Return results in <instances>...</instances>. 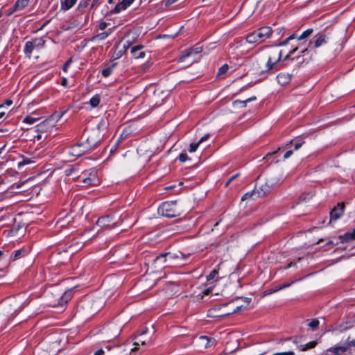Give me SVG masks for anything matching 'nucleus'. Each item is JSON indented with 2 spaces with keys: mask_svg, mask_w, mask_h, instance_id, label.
Here are the masks:
<instances>
[{
  "mask_svg": "<svg viewBox=\"0 0 355 355\" xmlns=\"http://www.w3.org/2000/svg\"><path fill=\"white\" fill-rule=\"evenodd\" d=\"M272 31L269 26H263L246 36V41L250 44L261 43L269 38Z\"/></svg>",
  "mask_w": 355,
  "mask_h": 355,
  "instance_id": "1",
  "label": "nucleus"
},
{
  "mask_svg": "<svg viewBox=\"0 0 355 355\" xmlns=\"http://www.w3.org/2000/svg\"><path fill=\"white\" fill-rule=\"evenodd\" d=\"M201 51H202L201 47H196L194 49L191 50L188 53H187V54L184 55V56H182V58L189 57L193 53H195V54L201 52Z\"/></svg>",
  "mask_w": 355,
  "mask_h": 355,
  "instance_id": "36",
  "label": "nucleus"
},
{
  "mask_svg": "<svg viewBox=\"0 0 355 355\" xmlns=\"http://www.w3.org/2000/svg\"><path fill=\"white\" fill-rule=\"evenodd\" d=\"M282 58V51L277 49H271L268 52V60L266 62L267 71L273 73L280 69L279 62Z\"/></svg>",
  "mask_w": 355,
  "mask_h": 355,
  "instance_id": "2",
  "label": "nucleus"
},
{
  "mask_svg": "<svg viewBox=\"0 0 355 355\" xmlns=\"http://www.w3.org/2000/svg\"><path fill=\"white\" fill-rule=\"evenodd\" d=\"M61 85H63V86H67V78H64L62 80Z\"/></svg>",
  "mask_w": 355,
  "mask_h": 355,
  "instance_id": "57",
  "label": "nucleus"
},
{
  "mask_svg": "<svg viewBox=\"0 0 355 355\" xmlns=\"http://www.w3.org/2000/svg\"><path fill=\"white\" fill-rule=\"evenodd\" d=\"M12 101L11 100H7L6 101V104L8 105H12Z\"/></svg>",
  "mask_w": 355,
  "mask_h": 355,
  "instance_id": "63",
  "label": "nucleus"
},
{
  "mask_svg": "<svg viewBox=\"0 0 355 355\" xmlns=\"http://www.w3.org/2000/svg\"><path fill=\"white\" fill-rule=\"evenodd\" d=\"M136 340H136V341L135 342V343H134V345H135V346H138V345H139V344H141V345H145V344H146V341H145V340H143L140 338V336L137 337V338H136ZM137 349V347H135V348L132 349L131 350H132V351H134V350H135V349Z\"/></svg>",
  "mask_w": 355,
  "mask_h": 355,
  "instance_id": "37",
  "label": "nucleus"
},
{
  "mask_svg": "<svg viewBox=\"0 0 355 355\" xmlns=\"http://www.w3.org/2000/svg\"><path fill=\"white\" fill-rule=\"evenodd\" d=\"M158 213L168 218H173L180 215V209L177 207L176 202H164L158 208Z\"/></svg>",
  "mask_w": 355,
  "mask_h": 355,
  "instance_id": "3",
  "label": "nucleus"
},
{
  "mask_svg": "<svg viewBox=\"0 0 355 355\" xmlns=\"http://www.w3.org/2000/svg\"><path fill=\"white\" fill-rule=\"evenodd\" d=\"M39 119L38 118H35V117H33L31 116H26L24 120H23V122L24 123H28V124H33L34 123H35Z\"/></svg>",
  "mask_w": 355,
  "mask_h": 355,
  "instance_id": "35",
  "label": "nucleus"
},
{
  "mask_svg": "<svg viewBox=\"0 0 355 355\" xmlns=\"http://www.w3.org/2000/svg\"><path fill=\"white\" fill-rule=\"evenodd\" d=\"M319 324L320 322L318 319H313L309 322L308 325L312 330H315L318 329Z\"/></svg>",
  "mask_w": 355,
  "mask_h": 355,
  "instance_id": "32",
  "label": "nucleus"
},
{
  "mask_svg": "<svg viewBox=\"0 0 355 355\" xmlns=\"http://www.w3.org/2000/svg\"><path fill=\"white\" fill-rule=\"evenodd\" d=\"M345 205L343 203H338L337 207H335L330 211V220L329 223L332 220H338L344 213Z\"/></svg>",
  "mask_w": 355,
  "mask_h": 355,
  "instance_id": "10",
  "label": "nucleus"
},
{
  "mask_svg": "<svg viewBox=\"0 0 355 355\" xmlns=\"http://www.w3.org/2000/svg\"><path fill=\"white\" fill-rule=\"evenodd\" d=\"M107 26V24L105 21H102L99 24L98 28L100 30L103 31L105 30Z\"/></svg>",
  "mask_w": 355,
  "mask_h": 355,
  "instance_id": "47",
  "label": "nucleus"
},
{
  "mask_svg": "<svg viewBox=\"0 0 355 355\" xmlns=\"http://www.w3.org/2000/svg\"><path fill=\"white\" fill-rule=\"evenodd\" d=\"M64 113V112H55L53 114H52L49 116V119H51V121H54L55 125L56 123L62 118V116H63Z\"/></svg>",
  "mask_w": 355,
  "mask_h": 355,
  "instance_id": "29",
  "label": "nucleus"
},
{
  "mask_svg": "<svg viewBox=\"0 0 355 355\" xmlns=\"http://www.w3.org/2000/svg\"><path fill=\"white\" fill-rule=\"evenodd\" d=\"M79 178L81 179L85 187L97 186L100 184V180L97 177V173L95 171H91L88 177H86L85 175H80Z\"/></svg>",
  "mask_w": 355,
  "mask_h": 355,
  "instance_id": "7",
  "label": "nucleus"
},
{
  "mask_svg": "<svg viewBox=\"0 0 355 355\" xmlns=\"http://www.w3.org/2000/svg\"><path fill=\"white\" fill-rule=\"evenodd\" d=\"M254 190L257 191L258 198L263 197L270 192V187L266 183L260 185L258 188H255Z\"/></svg>",
  "mask_w": 355,
  "mask_h": 355,
  "instance_id": "15",
  "label": "nucleus"
},
{
  "mask_svg": "<svg viewBox=\"0 0 355 355\" xmlns=\"http://www.w3.org/2000/svg\"><path fill=\"white\" fill-rule=\"evenodd\" d=\"M134 1L135 0H121V1L117 3L114 9L110 11V13L116 14L125 10L134 2Z\"/></svg>",
  "mask_w": 355,
  "mask_h": 355,
  "instance_id": "11",
  "label": "nucleus"
},
{
  "mask_svg": "<svg viewBox=\"0 0 355 355\" xmlns=\"http://www.w3.org/2000/svg\"><path fill=\"white\" fill-rule=\"evenodd\" d=\"M105 353L104 350L102 349H100L97 350L94 355H103Z\"/></svg>",
  "mask_w": 355,
  "mask_h": 355,
  "instance_id": "54",
  "label": "nucleus"
},
{
  "mask_svg": "<svg viewBox=\"0 0 355 355\" xmlns=\"http://www.w3.org/2000/svg\"><path fill=\"white\" fill-rule=\"evenodd\" d=\"M342 243L347 242L349 240H355V229L351 233H346L339 236Z\"/></svg>",
  "mask_w": 355,
  "mask_h": 355,
  "instance_id": "22",
  "label": "nucleus"
},
{
  "mask_svg": "<svg viewBox=\"0 0 355 355\" xmlns=\"http://www.w3.org/2000/svg\"><path fill=\"white\" fill-rule=\"evenodd\" d=\"M209 134H206L198 141L200 144L209 138Z\"/></svg>",
  "mask_w": 355,
  "mask_h": 355,
  "instance_id": "48",
  "label": "nucleus"
},
{
  "mask_svg": "<svg viewBox=\"0 0 355 355\" xmlns=\"http://www.w3.org/2000/svg\"><path fill=\"white\" fill-rule=\"evenodd\" d=\"M329 37L324 33H319L315 35L313 40L309 41L308 47L310 49H317L328 42Z\"/></svg>",
  "mask_w": 355,
  "mask_h": 355,
  "instance_id": "6",
  "label": "nucleus"
},
{
  "mask_svg": "<svg viewBox=\"0 0 355 355\" xmlns=\"http://www.w3.org/2000/svg\"><path fill=\"white\" fill-rule=\"evenodd\" d=\"M244 302L247 304V305H248L250 302H251V299L250 298H248V297H244L243 298Z\"/></svg>",
  "mask_w": 355,
  "mask_h": 355,
  "instance_id": "59",
  "label": "nucleus"
},
{
  "mask_svg": "<svg viewBox=\"0 0 355 355\" xmlns=\"http://www.w3.org/2000/svg\"><path fill=\"white\" fill-rule=\"evenodd\" d=\"M202 340H206L207 343L205 344V347H210L214 342V339H209L207 336H201L200 338Z\"/></svg>",
  "mask_w": 355,
  "mask_h": 355,
  "instance_id": "38",
  "label": "nucleus"
},
{
  "mask_svg": "<svg viewBox=\"0 0 355 355\" xmlns=\"http://www.w3.org/2000/svg\"><path fill=\"white\" fill-rule=\"evenodd\" d=\"M100 101V96L98 95H95L90 99L89 104L92 107H96L99 105Z\"/></svg>",
  "mask_w": 355,
  "mask_h": 355,
  "instance_id": "31",
  "label": "nucleus"
},
{
  "mask_svg": "<svg viewBox=\"0 0 355 355\" xmlns=\"http://www.w3.org/2000/svg\"><path fill=\"white\" fill-rule=\"evenodd\" d=\"M25 254H26V252L23 250H15L12 256H11V259L13 260V261H15L22 257H24L25 256Z\"/></svg>",
  "mask_w": 355,
  "mask_h": 355,
  "instance_id": "26",
  "label": "nucleus"
},
{
  "mask_svg": "<svg viewBox=\"0 0 355 355\" xmlns=\"http://www.w3.org/2000/svg\"><path fill=\"white\" fill-rule=\"evenodd\" d=\"M116 224V222L113 220V218L110 215L103 216L99 218L96 222V225L102 228H112Z\"/></svg>",
  "mask_w": 355,
  "mask_h": 355,
  "instance_id": "9",
  "label": "nucleus"
},
{
  "mask_svg": "<svg viewBox=\"0 0 355 355\" xmlns=\"http://www.w3.org/2000/svg\"><path fill=\"white\" fill-rule=\"evenodd\" d=\"M180 257L182 259H186L187 256H186L182 252H180L178 254L171 252H166L160 254L159 255L157 256V257L154 260V262L155 263L166 264L165 266H164V267H166L170 266L173 260L179 259Z\"/></svg>",
  "mask_w": 355,
  "mask_h": 355,
  "instance_id": "4",
  "label": "nucleus"
},
{
  "mask_svg": "<svg viewBox=\"0 0 355 355\" xmlns=\"http://www.w3.org/2000/svg\"><path fill=\"white\" fill-rule=\"evenodd\" d=\"M116 63L112 64L111 66L103 69L101 73L103 77H108L112 72L113 69L116 66Z\"/></svg>",
  "mask_w": 355,
  "mask_h": 355,
  "instance_id": "28",
  "label": "nucleus"
},
{
  "mask_svg": "<svg viewBox=\"0 0 355 355\" xmlns=\"http://www.w3.org/2000/svg\"><path fill=\"white\" fill-rule=\"evenodd\" d=\"M297 50V47H295L294 48L293 50H291L289 53V54H288L285 58H284V60H287L288 59V58L290 57L291 55H292L293 53H294V52H295Z\"/></svg>",
  "mask_w": 355,
  "mask_h": 355,
  "instance_id": "52",
  "label": "nucleus"
},
{
  "mask_svg": "<svg viewBox=\"0 0 355 355\" xmlns=\"http://www.w3.org/2000/svg\"><path fill=\"white\" fill-rule=\"evenodd\" d=\"M212 291V288H208L207 289H205L203 292H202V294L203 295H208L209 293H211Z\"/></svg>",
  "mask_w": 355,
  "mask_h": 355,
  "instance_id": "51",
  "label": "nucleus"
},
{
  "mask_svg": "<svg viewBox=\"0 0 355 355\" xmlns=\"http://www.w3.org/2000/svg\"><path fill=\"white\" fill-rule=\"evenodd\" d=\"M91 1L92 0H80L78 6V10L82 12H84L85 9L88 6Z\"/></svg>",
  "mask_w": 355,
  "mask_h": 355,
  "instance_id": "27",
  "label": "nucleus"
},
{
  "mask_svg": "<svg viewBox=\"0 0 355 355\" xmlns=\"http://www.w3.org/2000/svg\"><path fill=\"white\" fill-rule=\"evenodd\" d=\"M240 175L239 173H236L234 175H232L230 179H229V182H232L233 180H234L236 178H237Z\"/></svg>",
  "mask_w": 355,
  "mask_h": 355,
  "instance_id": "55",
  "label": "nucleus"
},
{
  "mask_svg": "<svg viewBox=\"0 0 355 355\" xmlns=\"http://www.w3.org/2000/svg\"><path fill=\"white\" fill-rule=\"evenodd\" d=\"M257 191L256 190H253L250 192H248L246 193H245L242 198H241V200L242 201H244L245 200H248V199H250V198H252V199H256L257 198H258L257 196Z\"/></svg>",
  "mask_w": 355,
  "mask_h": 355,
  "instance_id": "25",
  "label": "nucleus"
},
{
  "mask_svg": "<svg viewBox=\"0 0 355 355\" xmlns=\"http://www.w3.org/2000/svg\"><path fill=\"white\" fill-rule=\"evenodd\" d=\"M54 126H55L54 121H51V119H49V117L48 119L43 121L42 123H40V124H38L37 125V130L39 132H46L49 128H52Z\"/></svg>",
  "mask_w": 355,
  "mask_h": 355,
  "instance_id": "12",
  "label": "nucleus"
},
{
  "mask_svg": "<svg viewBox=\"0 0 355 355\" xmlns=\"http://www.w3.org/2000/svg\"><path fill=\"white\" fill-rule=\"evenodd\" d=\"M200 144L198 142H196V143H191L189 146V151L190 153H193V152H196V150L198 149V146H199Z\"/></svg>",
  "mask_w": 355,
  "mask_h": 355,
  "instance_id": "39",
  "label": "nucleus"
},
{
  "mask_svg": "<svg viewBox=\"0 0 355 355\" xmlns=\"http://www.w3.org/2000/svg\"><path fill=\"white\" fill-rule=\"evenodd\" d=\"M317 345V342L316 341H311L305 345H301L299 346V349L301 350V351H305V350H307V349H312V348H314Z\"/></svg>",
  "mask_w": 355,
  "mask_h": 355,
  "instance_id": "24",
  "label": "nucleus"
},
{
  "mask_svg": "<svg viewBox=\"0 0 355 355\" xmlns=\"http://www.w3.org/2000/svg\"><path fill=\"white\" fill-rule=\"evenodd\" d=\"M218 272L216 270H213L212 271H211V272L207 277V281L213 279L218 275Z\"/></svg>",
  "mask_w": 355,
  "mask_h": 355,
  "instance_id": "43",
  "label": "nucleus"
},
{
  "mask_svg": "<svg viewBox=\"0 0 355 355\" xmlns=\"http://www.w3.org/2000/svg\"><path fill=\"white\" fill-rule=\"evenodd\" d=\"M178 159L181 162H184L188 159V155L186 152H182L180 153V155L178 157Z\"/></svg>",
  "mask_w": 355,
  "mask_h": 355,
  "instance_id": "42",
  "label": "nucleus"
},
{
  "mask_svg": "<svg viewBox=\"0 0 355 355\" xmlns=\"http://www.w3.org/2000/svg\"><path fill=\"white\" fill-rule=\"evenodd\" d=\"M293 153V150H289L288 151H286L284 155V159H287L288 157H290Z\"/></svg>",
  "mask_w": 355,
  "mask_h": 355,
  "instance_id": "49",
  "label": "nucleus"
},
{
  "mask_svg": "<svg viewBox=\"0 0 355 355\" xmlns=\"http://www.w3.org/2000/svg\"><path fill=\"white\" fill-rule=\"evenodd\" d=\"M98 4H99L98 0H93L92 5H91V8L93 9L95 7H97L98 6Z\"/></svg>",
  "mask_w": 355,
  "mask_h": 355,
  "instance_id": "50",
  "label": "nucleus"
},
{
  "mask_svg": "<svg viewBox=\"0 0 355 355\" xmlns=\"http://www.w3.org/2000/svg\"><path fill=\"white\" fill-rule=\"evenodd\" d=\"M294 142V150H299L303 144H304V141H302L301 139H295L293 140H291L289 142V144H293Z\"/></svg>",
  "mask_w": 355,
  "mask_h": 355,
  "instance_id": "30",
  "label": "nucleus"
},
{
  "mask_svg": "<svg viewBox=\"0 0 355 355\" xmlns=\"http://www.w3.org/2000/svg\"><path fill=\"white\" fill-rule=\"evenodd\" d=\"M56 225L58 227H64L66 226V221L64 218L59 219Z\"/></svg>",
  "mask_w": 355,
  "mask_h": 355,
  "instance_id": "45",
  "label": "nucleus"
},
{
  "mask_svg": "<svg viewBox=\"0 0 355 355\" xmlns=\"http://www.w3.org/2000/svg\"><path fill=\"white\" fill-rule=\"evenodd\" d=\"M290 285H291V284H283V285L279 288V289L285 288H286V287H288Z\"/></svg>",
  "mask_w": 355,
  "mask_h": 355,
  "instance_id": "62",
  "label": "nucleus"
},
{
  "mask_svg": "<svg viewBox=\"0 0 355 355\" xmlns=\"http://www.w3.org/2000/svg\"><path fill=\"white\" fill-rule=\"evenodd\" d=\"M72 62V59L71 58H69L63 65L62 67V69L64 71L67 72V69H68V67H69V65L71 64V63Z\"/></svg>",
  "mask_w": 355,
  "mask_h": 355,
  "instance_id": "46",
  "label": "nucleus"
},
{
  "mask_svg": "<svg viewBox=\"0 0 355 355\" xmlns=\"http://www.w3.org/2000/svg\"><path fill=\"white\" fill-rule=\"evenodd\" d=\"M108 35H109V33H107L106 32H103V33L96 35L95 37L98 40H105V38H107Z\"/></svg>",
  "mask_w": 355,
  "mask_h": 355,
  "instance_id": "44",
  "label": "nucleus"
},
{
  "mask_svg": "<svg viewBox=\"0 0 355 355\" xmlns=\"http://www.w3.org/2000/svg\"><path fill=\"white\" fill-rule=\"evenodd\" d=\"M229 69V66L227 64H223L222 67H220L218 69L217 76H220L222 75H224L227 73V71Z\"/></svg>",
  "mask_w": 355,
  "mask_h": 355,
  "instance_id": "34",
  "label": "nucleus"
},
{
  "mask_svg": "<svg viewBox=\"0 0 355 355\" xmlns=\"http://www.w3.org/2000/svg\"><path fill=\"white\" fill-rule=\"evenodd\" d=\"M327 245H336L337 243H334L332 241H329L327 243Z\"/></svg>",
  "mask_w": 355,
  "mask_h": 355,
  "instance_id": "64",
  "label": "nucleus"
},
{
  "mask_svg": "<svg viewBox=\"0 0 355 355\" xmlns=\"http://www.w3.org/2000/svg\"><path fill=\"white\" fill-rule=\"evenodd\" d=\"M17 10H13V6L10 8H9L8 10H7V15L8 16H10L12 14H13L14 12H17Z\"/></svg>",
  "mask_w": 355,
  "mask_h": 355,
  "instance_id": "53",
  "label": "nucleus"
},
{
  "mask_svg": "<svg viewBox=\"0 0 355 355\" xmlns=\"http://www.w3.org/2000/svg\"><path fill=\"white\" fill-rule=\"evenodd\" d=\"M313 28H308L306 31H304L298 37H296L295 33H293V34L291 35L289 37H288L285 40L279 43L278 46H284V45L287 44L290 40H291L294 38H297V40H299V41L306 40V39L309 38L313 34Z\"/></svg>",
  "mask_w": 355,
  "mask_h": 355,
  "instance_id": "8",
  "label": "nucleus"
},
{
  "mask_svg": "<svg viewBox=\"0 0 355 355\" xmlns=\"http://www.w3.org/2000/svg\"><path fill=\"white\" fill-rule=\"evenodd\" d=\"M291 77V74L286 72H282L277 76V80L279 85H286L290 83Z\"/></svg>",
  "mask_w": 355,
  "mask_h": 355,
  "instance_id": "14",
  "label": "nucleus"
},
{
  "mask_svg": "<svg viewBox=\"0 0 355 355\" xmlns=\"http://www.w3.org/2000/svg\"><path fill=\"white\" fill-rule=\"evenodd\" d=\"M71 298V293L65 292L60 298L58 305L63 306L67 304Z\"/></svg>",
  "mask_w": 355,
  "mask_h": 355,
  "instance_id": "23",
  "label": "nucleus"
},
{
  "mask_svg": "<svg viewBox=\"0 0 355 355\" xmlns=\"http://www.w3.org/2000/svg\"><path fill=\"white\" fill-rule=\"evenodd\" d=\"M348 345L350 346H355V340L348 341Z\"/></svg>",
  "mask_w": 355,
  "mask_h": 355,
  "instance_id": "60",
  "label": "nucleus"
},
{
  "mask_svg": "<svg viewBox=\"0 0 355 355\" xmlns=\"http://www.w3.org/2000/svg\"><path fill=\"white\" fill-rule=\"evenodd\" d=\"M82 146V144H77L73 146L71 149V154L74 156H80L81 155L84 154L87 151V149H80Z\"/></svg>",
  "mask_w": 355,
  "mask_h": 355,
  "instance_id": "20",
  "label": "nucleus"
},
{
  "mask_svg": "<svg viewBox=\"0 0 355 355\" xmlns=\"http://www.w3.org/2000/svg\"><path fill=\"white\" fill-rule=\"evenodd\" d=\"M128 354L129 352L125 350L124 346H113L112 355H128Z\"/></svg>",
  "mask_w": 355,
  "mask_h": 355,
  "instance_id": "19",
  "label": "nucleus"
},
{
  "mask_svg": "<svg viewBox=\"0 0 355 355\" xmlns=\"http://www.w3.org/2000/svg\"><path fill=\"white\" fill-rule=\"evenodd\" d=\"M35 138L37 141H39V140L42 139V135L38 134L37 135L35 136Z\"/></svg>",
  "mask_w": 355,
  "mask_h": 355,
  "instance_id": "61",
  "label": "nucleus"
},
{
  "mask_svg": "<svg viewBox=\"0 0 355 355\" xmlns=\"http://www.w3.org/2000/svg\"><path fill=\"white\" fill-rule=\"evenodd\" d=\"M131 44H132V42H129V41L127 42V44H124V45L123 46V49L119 52V55L121 56L123 55V53L124 52H125L127 51V49L130 47Z\"/></svg>",
  "mask_w": 355,
  "mask_h": 355,
  "instance_id": "40",
  "label": "nucleus"
},
{
  "mask_svg": "<svg viewBox=\"0 0 355 355\" xmlns=\"http://www.w3.org/2000/svg\"><path fill=\"white\" fill-rule=\"evenodd\" d=\"M242 308H243V306H237L235 309H234V311H233V312H232V313H236V312H238V311H241V310L242 309Z\"/></svg>",
  "mask_w": 355,
  "mask_h": 355,
  "instance_id": "58",
  "label": "nucleus"
},
{
  "mask_svg": "<svg viewBox=\"0 0 355 355\" xmlns=\"http://www.w3.org/2000/svg\"><path fill=\"white\" fill-rule=\"evenodd\" d=\"M143 48V45H136L133 46L130 51L131 54L136 59L144 58L145 52L141 51Z\"/></svg>",
  "mask_w": 355,
  "mask_h": 355,
  "instance_id": "16",
  "label": "nucleus"
},
{
  "mask_svg": "<svg viewBox=\"0 0 355 355\" xmlns=\"http://www.w3.org/2000/svg\"><path fill=\"white\" fill-rule=\"evenodd\" d=\"M347 350V347L338 346L331 347L325 352L323 355H343Z\"/></svg>",
  "mask_w": 355,
  "mask_h": 355,
  "instance_id": "13",
  "label": "nucleus"
},
{
  "mask_svg": "<svg viewBox=\"0 0 355 355\" xmlns=\"http://www.w3.org/2000/svg\"><path fill=\"white\" fill-rule=\"evenodd\" d=\"M78 0H63L60 3L61 10L67 11L71 9L77 2Z\"/></svg>",
  "mask_w": 355,
  "mask_h": 355,
  "instance_id": "17",
  "label": "nucleus"
},
{
  "mask_svg": "<svg viewBox=\"0 0 355 355\" xmlns=\"http://www.w3.org/2000/svg\"><path fill=\"white\" fill-rule=\"evenodd\" d=\"M29 0H17L13 6L14 10H21L28 4Z\"/></svg>",
  "mask_w": 355,
  "mask_h": 355,
  "instance_id": "21",
  "label": "nucleus"
},
{
  "mask_svg": "<svg viewBox=\"0 0 355 355\" xmlns=\"http://www.w3.org/2000/svg\"><path fill=\"white\" fill-rule=\"evenodd\" d=\"M33 44L34 42H33L32 41H28L25 44L24 52L26 57H28V58H31L32 52L35 49V46Z\"/></svg>",
  "mask_w": 355,
  "mask_h": 355,
  "instance_id": "18",
  "label": "nucleus"
},
{
  "mask_svg": "<svg viewBox=\"0 0 355 355\" xmlns=\"http://www.w3.org/2000/svg\"><path fill=\"white\" fill-rule=\"evenodd\" d=\"M296 265V263L295 261H291L288 266L286 267V268H289L291 267L295 266Z\"/></svg>",
  "mask_w": 355,
  "mask_h": 355,
  "instance_id": "56",
  "label": "nucleus"
},
{
  "mask_svg": "<svg viewBox=\"0 0 355 355\" xmlns=\"http://www.w3.org/2000/svg\"><path fill=\"white\" fill-rule=\"evenodd\" d=\"M257 99L256 96L250 97L245 101H236L235 103H240L243 105L244 107L246 106L247 103L251 102L252 101H255Z\"/></svg>",
  "mask_w": 355,
  "mask_h": 355,
  "instance_id": "41",
  "label": "nucleus"
},
{
  "mask_svg": "<svg viewBox=\"0 0 355 355\" xmlns=\"http://www.w3.org/2000/svg\"><path fill=\"white\" fill-rule=\"evenodd\" d=\"M8 316L14 317L21 309V302L15 297H9L5 301Z\"/></svg>",
  "mask_w": 355,
  "mask_h": 355,
  "instance_id": "5",
  "label": "nucleus"
},
{
  "mask_svg": "<svg viewBox=\"0 0 355 355\" xmlns=\"http://www.w3.org/2000/svg\"><path fill=\"white\" fill-rule=\"evenodd\" d=\"M33 42H34L35 48L36 47H42L44 45V40L42 38H35L34 40H31Z\"/></svg>",
  "mask_w": 355,
  "mask_h": 355,
  "instance_id": "33",
  "label": "nucleus"
}]
</instances>
